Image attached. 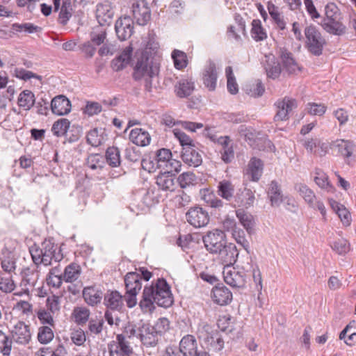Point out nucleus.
I'll return each mask as SVG.
<instances>
[{"label": "nucleus", "mask_w": 356, "mask_h": 356, "mask_svg": "<svg viewBox=\"0 0 356 356\" xmlns=\"http://www.w3.org/2000/svg\"><path fill=\"white\" fill-rule=\"evenodd\" d=\"M174 302L171 287L165 279L161 277L153 280L152 284L144 287L139 306L145 312H152L155 309L154 304L159 307L168 308Z\"/></svg>", "instance_id": "f257e3e1"}, {"label": "nucleus", "mask_w": 356, "mask_h": 356, "mask_svg": "<svg viewBox=\"0 0 356 356\" xmlns=\"http://www.w3.org/2000/svg\"><path fill=\"white\" fill-rule=\"evenodd\" d=\"M29 252L33 263L38 266L40 264L49 266L52 261H60L64 256L61 245L58 246L53 238H45L39 246L36 243L29 247Z\"/></svg>", "instance_id": "f03ea898"}, {"label": "nucleus", "mask_w": 356, "mask_h": 356, "mask_svg": "<svg viewBox=\"0 0 356 356\" xmlns=\"http://www.w3.org/2000/svg\"><path fill=\"white\" fill-rule=\"evenodd\" d=\"M153 60L149 52L143 51L137 58L132 74L133 79L136 81L144 79L145 90L148 92H152V79L159 73V65Z\"/></svg>", "instance_id": "7ed1b4c3"}, {"label": "nucleus", "mask_w": 356, "mask_h": 356, "mask_svg": "<svg viewBox=\"0 0 356 356\" xmlns=\"http://www.w3.org/2000/svg\"><path fill=\"white\" fill-rule=\"evenodd\" d=\"M325 15L320 24L327 33L334 35H342L346 33V27L341 22V13L334 3H328L325 6Z\"/></svg>", "instance_id": "20e7f679"}, {"label": "nucleus", "mask_w": 356, "mask_h": 356, "mask_svg": "<svg viewBox=\"0 0 356 356\" xmlns=\"http://www.w3.org/2000/svg\"><path fill=\"white\" fill-rule=\"evenodd\" d=\"M305 47L307 51L315 56L322 55L327 42L317 27L313 24L307 26L305 29Z\"/></svg>", "instance_id": "39448f33"}, {"label": "nucleus", "mask_w": 356, "mask_h": 356, "mask_svg": "<svg viewBox=\"0 0 356 356\" xmlns=\"http://www.w3.org/2000/svg\"><path fill=\"white\" fill-rule=\"evenodd\" d=\"M206 250L211 254H217L220 252L227 243V236L224 231L214 229L209 231L202 236Z\"/></svg>", "instance_id": "423d86ee"}, {"label": "nucleus", "mask_w": 356, "mask_h": 356, "mask_svg": "<svg viewBox=\"0 0 356 356\" xmlns=\"http://www.w3.org/2000/svg\"><path fill=\"white\" fill-rule=\"evenodd\" d=\"M187 222L195 228L206 226L210 220L208 211L200 207H191L186 213Z\"/></svg>", "instance_id": "0eeeda50"}, {"label": "nucleus", "mask_w": 356, "mask_h": 356, "mask_svg": "<svg viewBox=\"0 0 356 356\" xmlns=\"http://www.w3.org/2000/svg\"><path fill=\"white\" fill-rule=\"evenodd\" d=\"M274 105L277 108L276 114L273 118L275 122L287 120L289 118L290 112L298 106L295 99L288 97L277 100Z\"/></svg>", "instance_id": "6e6552de"}, {"label": "nucleus", "mask_w": 356, "mask_h": 356, "mask_svg": "<svg viewBox=\"0 0 356 356\" xmlns=\"http://www.w3.org/2000/svg\"><path fill=\"white\" fill-rule=\"evenodd\" d=\"M134 20L129 16L120 17L115 24V31L120 41L129 39L134 33Z\"/></svg>", "instance_id": "1a4fd4ad"}, {"label": "nucleus", "mask_w": 356, "mask_h": 356, "mask_svg": "<svg viewBox=\"0 0 356 356\" xmlns=\"http://www.w3.org/2000/svg\"><path fill=\"white\" fill-rule=\"evenodd\" d=\"M254 200V191L246 187H243L236 191L232 203L234 207L248 209L253 206Z\"/></svg>", "instance_id": "9d476101"}, {"label": "nucleus", "mask_w": 356, "mask_h": 356, "mask_svg": "<svg viewBox=\"0 0 356 356\" xmlns=\"http://www.w3.org/2000/svg\"><path fill=\"white\" fill-rule=\"evenodd\" d=\"M10 338L19 344L29 343L31 338L29 326L23 321H18L10 330Z\"/></svg>", "instance_id": "9b49d317"}, {"label": "nucleus", "mask_w": 356, "mask_h": 356, "mask_svg": "<svg viewBox=\"0 0 356 356\" xmlns=\"http://www.w3.org/2000/svg\"><path fill=\"white\" fill-rule=\"evenodd\" d=\"M218 72L216 64L212 60H209L202 72V81L204 86L209 90H216L217 85Z\"/></svg>", "instance_id": "f8f14e48"}, {"label": "nucleus", "mask_w": 356, "mask_h": 356, "mask_svg": "<svg viewBox=\"0 0 356 356\" xmlns=\"http://www.w3.org/2000/svg\"><path fill=\"white\" fill-rule=\"evenodd\" d=\"M132 13L136 23L140 26L146 25L151 18L150 9L144 1L134 3Z\"/></svg>", "instance_id": "ddd939ff"}, {"label": "nucleus", "mask_w": 356, "mask_h": 356, "mask_svg": "<svg viewBox=\"0 0 356 356\" xmlns=\"http://www.w3.org/2000/svg\"><path fill=\"white\" fill-rule=\"evenodd\" d=\"M278 54L284 70L289 74H295L297 71H300V68L291 51L284 47H282L280 48Z\"/></svg>", "instance_id": "4468645a"}, {"label": "nucleus", "mask_w": 356, "mask_h": 356, "mask_svg": "<svg viewBox=\"0 0 356 356\" xmlns=\"http://www.w3.org/2000/svg\"><path fill=\"white\" fill-rule=\"evenodd\" d=\"M181 157L189 166L198 167L202 163V154L196 145L184 147L181 150Z\"/></svg>", "instance_id": "2eb2a0df"}, {"label": "nucleus", "mask_w": 356, "mask_h": 356, "mask_svg": "<svg viewBox=\"0 0 356 356\" xmlns=\"http://www.w3.org/2000/svg\"><path fill=\"white\" fill-rule=\"evenodd\" d=\"M203 340L209 351L218 352L224 347V340L218 330L207 332Z\"/></svg>", "instance_id": "dca6fc26"}, {"label": "nucleus", "mask_w": 356, "mask_h": 356, "mask_svg": "<svg viewBox=\"0 0 356 356\" xmlns=\"http://www.w3.org/2000/svg\"><path fill=\"white\" fill-rule=\"evenodd\" d=\"M212 298L219 305H227L232 300V293L223 284H218L212 289Z\"/></svg>", "instance_id": "f3484780"}, {"label": "nucleus", "mask_w": 356, "mask_h": 356, "mask_svg": "<svg viewBox=\"0 0 356 356\" xmlns=\"http://www.w3.org/2000/svg\"><path fill=\"white\" fill-rule=\"evenodd\" d=\"M104 305L107 309L120 312L124 307L123 297L118 291H108L104 296Z\"/></svg>", "instance_id": "a211bd4d"}, {"label": "nucleus", "mask_w": 356, "mask_h": 356, "mask_svg": "<svg viewBox=\"0 0 356 356\" xmlns=\"http://www.w3.org/2000/svg\"><path fill=\"white\" fill-rule=\"evenodd\" d=\"M51 109L54 114L65 115L71 111L72 105L68 98L65 95L56 96L51 102Z\"/></svg>", "instance_id": "6ab92c4d"}, {"label": "nucleus", "mask_w": 356, "mask_h": 356, "mask_svg": "<svg viewBox=\"0 0 356 356\" xmlns=\"http://www.w3.org/2000/svg\"><path fill=\"white\" fill-rule=\"evenodd\" d=\"M124 156L128 161L136 163L141 160V165L143 169L151 172L154 169V163L147 159H142L141 153L136 147L131 146L125 149Z\"/></svg>", "instance_id": "aec40b11"}, {"label": "nucleus", "mask_w": 356, "mask_h": 356, "mask_svg": "<svg viewBox=\"0 0 356 356\" xmlns=\"http://www.w3.org/2000/svg\"><path fill=\"white\" fill-rule=\"evenodd\" d=\"M264 67L267 77L272 79H277L282 72V67L280 61L272 54L265 56Z\"/></svg>", "instance_id": "412c9836"}, {"label": "nucleus", "mask_w": 356, "mask_h": 356, "mask_svg": "<svg viewBox=\"0 0 356 356\" xmlns=\"http://www.w3.org/2000/svg\"><path fill=\"white\" fill-rule=\"evenodd\" d=\"M138 336L143 344L146 347H154L159 341V334L149 325H143L138 329Z\"/></svg>", "instance_id": "4be33fe9"}, {"label": "nucleus", "mask_w": 356, "mask_h": 356, "mask_svg": "<svg viewBox=\"0 0 356 356\" xmlns=\"http://www.w3.org/2000/svg\"><path fill=\"white\" fill-rule=\"evenodd\" d=\"M222 263L225 266H232L234 265L238 257V251L236 248L235 244L232 243H226L225 245V248L220 251V252H218Z\"/></svg>", "instance_id": "5701e85b"}, {"label": "nucleus", "mask_w": 356, "mask_h": 356, "mask_svg": "<svg viewBox=\"0 0 356 356\" xmlns=\"http://www.w3.org/2000/svg\"><path fill=\"white\" fill-rule=\"evenodd\" d=\"M223 278L225 283L233 288H243L246 282L244 274L235 270L224 269Z\"/></svg>", "instance_id": "b1692460"}, {"label": "nucleus", "mask_w": 356, "mask_h": 356, "mask_svg": "<svg viewBox=\"0 0 356 356\" xmlns=\"http://www.w3.org/2000/svg\"><path fill=\"white\" fill-rule=\"evenodd\" d=\"M175 175L172 172H161L156 177V184L162 191L173 192L176 188Z\"/></svg>", "instance_id": "393cba45"}, {"label": "nucleus", "mask_w": 356, "mask_h": 356, "mask_svg": "<svg viewBox=\"0 0 356 356\" xmlns=\"http://www.w3.org/2000/svg\"><path fill=\"white\" fill-rule=\"evenodd\" d=\"M132 51V47H127L119 56L112 60L111 63L112 69L118 72L125 68L131 59Z\"/></svg>", "instance_id": "a878e982"}, {"label": "nucleus", "mask_w": 356, "mask_h": 356, "mask_svg": "<svg viewBox=\"0 0 356 356\" xmlns=\"http://www.w3.org/2000/svg\"><path fill=\"white\" fill-rule=\"evenodd\" d=\"M83 298L88 305L95 306L101 302L103 292L95 286H86L83 290Z\"/></svg>", "instance_id": "bb28decb"}, {"label": "nucleus", "mask_w": 356, "mask_h": 356, "mask_svg": "<svg viewBox=\"0 0 356 356\" xmlns=\"http://www.w3.org/2000/svg\"><path fill=\"white\" fill-rule=\"evenodd\" d=\"M179 348L183 356H193L198 350L197 341L194 336L187 334L179 342Z\"/></svg>", "instance_id": "cd10ccee"}, {"label": "nucleus", "mask_w": 356, "mask_h": 356, "mask_svg": "<svg viewBox=\"0 0 356 356\" xmlns=\"http://www.w3.org/2000/svg\"><path fill=\"white\" fill-rule=\"evenodd\" d=\"M129 139L134 144L139 147H145L151 142L149 134L142 128L133 129L129 134Z\"/></svg>", "instance_id": "c85d7f7f"}, {"label": "nucleus", "mask_w": 356, "mask_h": 356, "mask_svg": "<svg viewBox=\"0 0 356 356\" xmlns=\"http://www.w3.org/2000/svg\"><path fill=\"white\" fill-rule=\"evenodd\" d=\"M118 351L119 355L124 356H130L133 353V348L130 346V343L124 339L122 334H117L116 344L109 345V352Z\"/></svg>", "instance_id": "c756f323"}, {"label": "nucleus", "mask_w": 356, "mask_h": 356, "mask_svg": "<svg viewBox=\"0 0 356 356\" xmlns=\"http://www.w3.org/2000/svg\"><path fill=\"white\" fill-rule=\"evenodd\" d=\"M113 16V11L108 3L97 6V19L101 26H109L111 23Z\"/></svg>", "instance_id": "7c9ffc66"}, {"label": "nucleus", "mask_w": 356, "mask_h": 356, "mask_svg": "<svg viewBox=\"0 0 356 356\" xmlns=\"http://www.w3.org/2000/svg\"><path fill=\"white\" fill-rule=\"evenodd\" d=\"M234 21L237 25V29L234 26L230 25L227 29V33L228 36L233 37L236 41H241V38L236 31H241L242 34L246 36L245 22L242 16L238 13L234 15Z\"/></svg>", "instance_id": "2f4dec72"}, {"label": "nucleus", "mask_w": 356, "mask_h": 356, "mask_svg": "<svg viewBox=\"0 0 356 356\" xmlns=\"http://www.w3.org/2000/svg\"><path fill=\"white\" fill-rule=\"evenodd\" d=\"M353 143L349 140H337L331 143V149L337 151V154H340L346 158L351 156L353 153Z\"/></svg>", "instance_id": "473e14b6"}, {"label": "nucleus", "mask_w": 356, "mask_h": 356, "mask_svg": "<svg viewBox=\"0 0 356 356\" xmlns=\"http://www.w3.org/2000/svg\"><path fill=\"white\" fill-rule=\"evenodd\" d=\"M268 195L273 207H279L284 197H283L280 186L275 180L272 181L269 185Z\"/></svg>", "instance_id": "72a5a7b5"}, {"label": "nucleus", "mask_w": 356, "mask_h": 356, "mask_svg": "<svg viewBox=\"0 0 356 356\" xmlns=\"http://www.w3.org/2000/svg\"><path fill=\"white\" fill-rule=\"evenodd\" d=\"M263 172V163L259 159L252 158L248 163L247 175L250 176L251 180L257 181L261 177Z\"/></svg>", "instance_id": "f704fd0d"}, {"label": "nucleus", "mask_w": 356, "mask_h": 356, "mask_svg": "<svg viewBox=\"0 0 356 356\" xmlns=\"http://www.w3.org/2000/svg\"><path fill=\"white\" fill-rule=\"evenodd\" d=\"M124 284L127 292H139L142 288L140 277L134 272H129L126 274Z\"/></svg>", "instance_id": "c9c22d12"}, {"label": "nucleus", "mask_w": 356, "mask_h": 356, "mask_svg": "<svg viewBox=\"0 0 356 356\" xmlns=\"http://www.w3.org/2000/svg\"><path fill=\"white\" fill-rule=\"evenodd\" d=\"M194 89V82L188 79H181L176 84L175 91L177 97L185 98L190 96Z\"/></svg>", "instance_id": "e433bc0d"}, {"label": "nucleus", "mask_w": 356, "mask_h": 356, "mask_svg": "<svg viewBox=\"0 0 356 356\" xmlns=\"http://www.w3.org/2000/svg\"><path fill=\"white\" fill-rule=\"evenodd\" d=\"M236 217L249 235L254 233V221L253 216L243 209L236 211Z\"/></svg>", "instance_id": "4c0bfd02"}, {"label": "nucleus", "mask_w": 356, "mask_h": 356, "mask_svg": "<svg viewBox=\"0 0 356 356\" xmlns=\"http://www.w3.org/2000/svg\"><path fill=\"white\" fill-rule=\"evenodd\" d=\"M218 194L222 198L231 201L234 197V186L229 180H222L218 183Z\"/></svg>", "instance_id": "58836bf2"}, {"label": "nucleus", "mask_w": 356, "mask_h": 356, "mask_svg": "<svg viewBox=\"0 0 356 356\" xmlns=\"http://www.w3.org/2000/svg\"><path fill=\"white\" fill-rule=\"evenodd\" d=\"M295 189L299 193L305 201L309 204V206L315 209V199L316 195L313 191L310 189L307 185L302 184H296Z\"/></svg>", "instance_id": "ea45409f"}, {"label": "nucleus", "mask_w": 356, "mask_h": 356, "mask_svg": "<svg viewBox=\"0 0 356 356\" xmlns=\"http://www.w3.org/2000/svg\"><path fill=\"white\" fill-rule=\"evenodd\" d=\"M35 103V95L29 90H23L19 95L17 104L24 110H30Z\"/></svg>", "instance_id": "a19ab883"}, {"label": "nucleus", "mask_w": 356, "mask_h": 356, "mask_svg": "<svg viewBox=\"0 0 356 356\" xmlns=\"http://www.w3.org/2000/svg\"><path fill=\"white\" fill-rule=\"evenodd\" d=\"M250 33L252 39L256 42L264 41L267 38V33L259 19H253L252 22Z\"/></svg>", "instance_id": "79ce46f5"}, {"label": "nucleus", "mask_w": 356, "mask_h": 356, "mask_svg": "<svg viewBox=\"0 0 356 356\" xmlns=\"http://www.w3.org/2000/svg\"><path fill=\"white\" fill-rule=\"evenodd\" d=\"M267 8L269 15L274 23L280 30H284L286 29V22L284 19V17L282 16L279 12L278 8L271 1L268 2Z\"/></svg>", "instance_id": "37998d69"}, {"label": "nucleus", "mask_w": 356, "mask_h": 356, "mask_svg": "<svg viewBox=\"0 0 356 356\" xmlns=\"http://www.w3.org/2000/svg\"><path fill=\"white\" fill-rule=\"evenodd\" d=\"M80 274V266L76 263H71L65 267L63 278L65 282H72L79 278Z\"/></svg>", "instance_id": "c03bdc74"}, {"label": "nucleus", "mask_w": 356, "mask_h": 356, "mask_svg": "<svg viewBox=\"0 0 356 356\" xmlns=\"http://www.w3.org/2000/svg\"><path fill=\"white\" fill-rule=\"evenodd\" d=\"M106 163L111 167H118L120 165V152L115 146L108 147L106 151L105 158Z\"/></svg>", "instance_id": "a18cd8bd"}, {"label": "nucleus", "mask_w": 356, "mask_h": 356, "mask_svg": "<svg viewBox=\"0 0 356 356\" xmlns=\"http://www.w3.org/2000/svg\"><path fill=\"white\" fill-rule=\"evenodd\" d=\"M172 158V152L170 149L161 148L156 151L154 161H152L159 168H163Z\"/></svg>", "instance_id": "49530a36"}, {"label": "nucleus", "mask_w": 356, "mask_h": 356, "mask_svg": "<svg viewBox=\"0 0 356 356\" xmlns=\"http://www.w3.org/2000/svg\"><path fill=\"white\" fill-rule=\"evenodd\" d=\"M66 350L63 344H58L56 348L51 347L42 348L36 353L35 356H65Z\"/></svg>", "instance_id": "de8ad7c7"}, {"label": "nucleus", "mask_w": 356, "mask_h": 356, "mask_svg": "<svg viewBox=\"0 0 356 356\" xmlns=\"http://www.w3.org/2000/svg\"><path fill=\"white\" fill-rule=\"evenodd\" d=\"M177 182L181 188H186L197 183V177L192 172H185L179 175Z\"/></svg>", "instance_id": "09e8293b"}, {"label": "nucleus", "mask_w": 356, "mask_h": 356, "mask_svg": "<svg viewBox=\"0 0 356 356\" xmlns=\"http://www.w3.org/2000/svg\"><path fill=\"white\" fill-rule=\"evenodd\" d=\"M174 62L175 67L177 70H182L188 65L187 55L185 52L175 49L171 54Z\"/></svg>", "instance_id": "8fccbe9b"}, {"label": "nucleus", "mask_w": 356, "mask_h": 356, "mask_svg": "<svg viewBox=\"0 0 356 356\" xmlns=\"http://www.w3.org/2000/svg\"><path fill=\"white\" fill-rule=\"evenodd\" d=\"M70 122L66 118H61L56 121L51 128L54 135L60 137L64 136L70 129Z\"/></svg>", "instance_id": "3c124183"}, {"label": "nucleus", "mask_w": 356, "mask_h": 356, "mask_svg": "<svg viewBox=\"0 0 356 356\" xmlns=\"http://www.w3.org/2000/svg\"><path fill=\"white\" fill-rule=\"evenodd\" d=\"M90 310L86 307H75L72 312L74 321L80 325L85 324L89 319Z\"/></svg>", "instance_id": "603ef678"}, {"label": "nucleus", "mask_w": 356, "mask_h": 356, "mask_svg": "<svg viewBox=\"0 0 356 356\" xmlns=\"http://www.w3.org/2000/svg\"><path fill=\"white\" fill-rule=\"evenodd\" d=\"M225 74L227 77V88L229 92L232 95H236L238 92V86L236 81V78L233 73L231 66L225 68Z\"/></svg>", "instance_id": "864d4df0"}, {"label": "nucleus", "mask_w": 356, "mask_h": 356, "mask_svg": "<svg viewBox=\"0 0 356 356\" xmlns=\"http://www.w3.org/2000/svg\"><path fill=\"white\" fill-rule=\"evenodd\" d=\"M87 165L92 170H102L105 165V159L99 154H92L87 159Z\"/></svg>", "instance_id": "5fc2aeb1"}, {"label": "nucleus", "mask_w": 356, "mask_h": 356, "mask_svg": "<svg viewBox=\"0 0 356 356\" xmlns=\"http://www.w3.org/2000/svg\"><path fill=\"white\" fill-rule=\"evenodd\" d=\"M13 340L10 336L6 335L0 330V353L4 356H9L12 350Z\"/></svg>", "instance_id": "6e6d98bb"}, {"label": "nucleus", "mask_w": 356, "mask_h": 356, "mask_svg": "<svg viewBox=\"0 0 356 356\" xmlns=\"http://www.w3.org/2000/svg\"><path fill=\"white\" fill-rule=\"evenodd\" d=\"M232 235L236 242L241 245L248 254H250V243L245 237V231L238 227L236 230L234 231Z\"/></svg>", "instance_id": "4d7b16f0"}, {"label": "nucleus", "mask_w": 356, "mask_h": 356, "mask_svg": "<svg viewBox=\"0 0 356 356\" xmlns=\"http://www.w3.org/2000/svg\"><path fill=\"white\" fill-rule=\"evenodd\" d=\"M12 30L16 32H21L24 31L28 33H33L35 32L40 31L42 30V28L38 26L34 25L32 23H15L12 24Z\"/></svg>", "instance_id": "13d9d810"}, {"label": "nucleus", "mask_w": 356, "mask_h": 356, "mask_svg": "<svg viewBox=\"0 0 356 356\" xmlns=\"http://www.w3.org/2000/svg\"><path fill=\"white\" fill-rule=\"evenodd\" d=\"M332 249L339 254H345L350 250V243L344 238L338 239L331 245Z\"/></svg>", "instance_id": "bf43d9fd"}, {"label": "nucleus", "mask_w": 356, "mask_h": 356, "mask_svg": "<svg viewBox=\"0 0 356 356\" xmlns=\"http://www.w3.org/2000/svg\"><path fill=\"white\" fill-rule=\"evenodd\" d=\"M150 327L159 336H161L169 330L170 321L167 318H159L154 325Z\"/></svg>", "instance_id": "052dcab7"}, {"label": "nucleus", "mask_w": 356, "mask_h": 356, "mask_svg": "<svg viewBox=\"0 0 356 356\" xmlns=\"http://www.w3.org/2000/svg\"><path fill=\"white\" fill-rule=\"evenodd\" d=\"M175 138L179 140L182 149L186 147H193L195 145L194 141L184 132L179 129L173 131Z\"/></svg>", "instance_id": "680f3d73"}, {"label": "nucleus", "mask_w": 356, "mask_h": 356, "mask_svg": "<svg viewBox=\"0 0 356 356\" xmlns=\"http://www.w3.org/2000/svg\"><path fill=\"white\" fill-rule=\"evenodd\" d=\"M306 110L309 115L322 116L325 113L327 107L323 104L309 102L306 105Z\"/></svg>", "instance_id": "e2e57ef3"}, {"label": "nucleus", "mask_w": 356, "mask_h": 356, "mask_svg": "<svg viewBox=\"0 0 356 356\" xmlns=\"http://www.w3.org/2000/svg\"><path fill=\"white\" fill-rule=\"evenodd\" d=\"M231 321L232 317L230 316H220L217 321V326L222 332L232 333L234 330V326Z\"/></svg>", "instance_id": "0e129e2a"}, {"label": "nucleus", "mask_w": 356, "mask_h": 356, "mask_svg": "<svg viewBox=\"0 0 356 356\" xmlns=\"http://www.w3.org/2000/svg\"><path fill=\"white\" fill-rule=\"evenodd\" d=\"M54 338V332L48 326H42L39 329L38 334V341L41 343H47Z\"/></svg>", "instance_id": "69168bd1"}, {"label": "nucleus", "mask_w": 356, "mask_h": 356, "mask_svg": "<svg viewBox=\"0 0 356 356\" xmlns=\"http://www.w3.org/2000/svg\"><path fill=\"white\" fill-rule=\"evenodd\" d=\"M15 287L14 281L10 275L2 276L0 278V290L4 293L12 292Z\"/></svg>", "instance_id": "338daca9"}, {"label": "nucleus", "mask_w": 356, "mask_h": 356, "mask_svg": "<svg viewBox=\"0 0 356 356\" xmlns=\"http://www.w3.org/2000/svg\"><path fill=\"white\" fill-rule=\"evenodd\" d=\"M82 129L80 127H72L70 130H67L64 135L65 140L70 143H73L78 141L81 136Z\"/></svg>", "instance_id": "774afa93"}]
</instances>
